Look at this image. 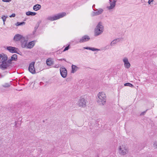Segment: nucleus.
<instances>
[{
    "label": "nucleus",
    "mask_w": 157,
    "mask_h": 157,
    "mask_svg": "<svg viewBox=\"0 0 157 157\" xmlns=\"http://www.w3.org/2000/svg\"><path fill=\"white\" fill-rule=\"evenodd\" d=\"M17 57V55L14 54L7 60L8 57L6 55L4 54H0V63H1L0 68L3 70L6 69L8 66V64L10 63L12 61H16Z\"/></svg>",
    "instance_id": "f257e3e1"
},
{
    "label": "nucleus",
    "mask_w": 157,
    "mask_h": 157,
    "mask_svg": "<svg viewBox=\"0 0 157 157\" xmlns=\"http://www.w3.org/2000/svg\"><path fill=\"white\" fill-rule=\"evenodd\" d=\"M106 100V95L103 92H99L96 97V101L99 105H105Z\"/></svg>",
    "instance_id": "f03ea898"
},
{
    "label": "nucleus",
    "mask_w": 157,
    "mask_h": 157,
    "mask_svg": "<svg viewBox=\"0 0 157 157\" xmlns=\"http://www.w3.org/2000/svg\"><path fill=\"white\" fill-rule=\"evenodd\" d=\"M104 30V26L102 23L99 22L97 25L94 30V36H96L101 34Z\"/></svg>",
    "instance_id": "7ed1b4c3"
},
{
    "label": "nucleus",
    "mask_w": 157,
    "mask_h": 157,
    "mask_svg": "<svg viewBox=\"0 0 157 157\" xmlns=\"http://www.w3.org/2000/svg\"><path fill=\"white\" fill-rule=\"evenodd\" d=\"M66 15V13L65 12L57 14L53 16H48L47 18L48 20L52 21H53L58 20L60 18L63 17Z\"/></svg>",
    "instance_id": "20e7f679"
},
{
    "label": "nucleus",
    "mask_w": 157,
    "mask_h": 157,
    "mask_svg": "<svg viewBox=\"0 0 157 157\" xmlns=\"http://www.w3.org/2000/svg\"><path fill=\"white\" fill-rule=\"evenodd\" d=\"M119 153L122 155L126 154L128 151L127 147L125 145L120 146L119 148Z\"/></svg>",
    "instance_id": "39448f33"
},
{
    "label": "nucleus",
    "mask_w": 157,
    "mask_h": 157,
    "mask_svg": "<svg viewBox=\"0 0 157 157\" xmlns=\"http://www.w3.org/2000/svg\"><path fill=\"white\" fill-rule=\"evenodd\" d=\"M87 101L83 98H81L78 101L77 104L79 106L84 107L86 105Z\"/></svg>",
    "instance_id": "423d86ee"
},
{
    "label": "nucleus",
    "mask_w": 157,
    "mask_h": 157,
    "mask_svg": "<svg viewBox=\"0 0 157 157\" xmlns=\"http://www.w3.org/2000/svg\"><path fill=\"white\" fill-rule=\"evenodd\" d=\"M59 70L60 74L62 77L63 78H66L67 74V71L66 68L63 67H61Z\"/></svg>",
    "instance_id": "0eeeda50"
},
{
    "label": "nucleus",
    "mask_w": 157,
    "mask_h": 157,
    "mask_svg": "<svg viewBox=\"0 0 157 157\" xmlns=\"http://www.w3.org/2000/svg\"><path fill=\"white\" fill-rule=\"evenodd\" d=\"M35 63V62H32L29 64V71L33 74H34L36 73L35 69L34 68Z\"/></svg>",
    "instance_id": "6e6552de"
},
{
    "label": "nucleus",
    "mask_w": 157,
    "mask_h": 157,
    "mask_svg": "<svg viewBox=\"0 0 157 157\" xmlns=\"http://www.w3.org/2000/svg\"><path fill=\"white\" fill-rule=\"evenodd\" d=\"M6 49L10 52L12 53H15L18 54V53L17 52V51H18V48L12 46L7 47Z\"/></svg>",
    "instance_id": "1a4fd4ad"
},
{
    "label": "nucleus",
    "mask_w": 157,
    "mask_h": 157,
    "mask_svg": "<svg viewBox=\"0 0 157 157\" xmlns=\"http://www.w3.org/2000/svg\"><path fill=\"white\" fill-rule=\"evenodd\" d=\"M123 61L124 63V67L127 69L129 68L130 67V64L129 63L127 58L125 57L123 59Z\"/></svg>",
    "instance_id": "9d476101"
},
{
    "label": "nucleus",
    "mask_w": 157,
    "mask_h": 157,
    "mask_svg": "<svg viewBox=\"0 0 157 157\" xmlns=\"http://www.w3.org/2000/svg\"><path fill=\"white\" fill-rule=\"evenodd\" d=\"M95 12H93L91 15L92 16L98 15L101 14L103 12V10L102 9L100 8L99 9H96V10L93 9Z\"/></svg>",
    "instance_id": "9b49d317"
},
{
    "label": "nucleus",
    "mask_w": 157,
    "mask_h": 157,
    "mask_svg": "<svg viewBox=\"0 0 157 157\" xmlns=\"http://www.w3.org/2000/svg\"><path fill=\"white\" fill-rule=\"evenodd\" d=\"M21 47L23 48H26L27 44V40L24 37L21 41Z\"/></svg>",
    "instance_id": "f8f14e48"
},
{
    "label": "nucleus",
    "mask_w": 157,
    "mask_h": 157,
    "mask_svg": "<svg viewBox=\"0 0 157 157\" xmlns=\"http://www.w3.org/2000/svg\"><path fill=\"white\" fill-rule=\"evenodd\" d=\"M90 39V37L87 35L83 36L80 40L79 42L83 43L88 41Z\"/></svg>",
    "instance_id": "ddd939ff"
},
{
    "label": "nucleus",
    "mask_w": 157,
    "mask_h": 157,
    "mask_svg": "<svg viewBox=\"0 0 157 157\" xmlns=\"http://www.w3.org/2000/svg\"><path fill=\"white\" fill-rule=\"evenodd\" d=\"M109 1L110 2V6H107V8L109 10L113 9L115 7L116 2L115 0H113L112 2L111 0H109Z\"/></svg>",
    "instance_id": "4468645a"
},
{
    "label": "nucleus",
    "mask_w": 157,
    "mask_h": 157,
    "mask_svg": "<svg viewBox=\"0 0 157 157\" xmlns=\"http://www.w3.org/2000/svg\"><path fill=\"white\" fill-rule=\"evenodd\" d=\"M24 37L22 35L19 34H17L14 36V40L17 41H19L20 40H21Z\"/></svg>",
    "instance_id": "2eb2a0df"
},
{
    "label": "nucleus",
    "mask_w": 157,
    "mask_h": 157,
    "mask_svg": "<svg viewBox=\"0 0 157 157\" xmlns=\"http://www.w3.org/2000/svg\"><path fill=\"white\" fill-rule=\"evenodd\" d=\"M35 41H33L27 44L26 48H33L35 45Z\"/></svg>",
    "instance_id": "dca6fc26"
},
{
    "label": "nucleus",
    "mask_w": 157,
    "mask_h": 157,
    "mask_svg": "<svg viewBox=\"0 0 157 157\" xmlns=\"http://www.w3.org/2000/svg\"><path fill=\"white\" fill-rule=\"evenodd\" d=\"M121 40V38H117L113 40L110 43L111 46H113L117 42L120 41Z\"/></svg>",
    "instance_id": "f3484780"
},
{
    "label": "nucleus",
    "mask_w": 157,
    "mask_h": 157,
    "mask_svg": "<svg viewBox=\"0 0 157 157\" xmlns=\"http://www.w3.org/2000/svg\"><path fill=\"white\" fill-rule=\"evenodd\" d=\"M54 61L51 58H48L46 60V64L48 66H51L53 63Z\"/></svg>",
    "instance_id": "a211bd4d"
},
{
    "label": "nucleus",
    "mask_w": 157,
    "mask_h": 157,
    "mask_svg": "<svg viewBox=\"0 0 157 157\" xmlns=\"http://www.w3.org/2000/svg\"><path fill=\"white\" fill-rule=\"evenodd\" d=\"M71 67L72 70L71 71V73H74L76 72L78 69V67L74 65H72Z\"/></svg>",
    "instance_id": "6ab92c4d"
},
{
    "label": "nucleus",
    "mask_w": 157,
    "mask_h": 157,
    "mask_svg": "<svg viewBox=\"0 0 157 157\" xmlns=\"http://www.w3.org/2000/svg\"><path fill=\"white\" fill-rule=\"evenodd\" d=\"M83 48L85 49L90 50H91L93 51H98L100 50L96 48H91V47H83Z\"/></svg>",
    "instance_id": "aec40b11"
},
{
    "label": "nucleus",
    "mask_w": 157,
    "mask_h": 157,
    "mask_svg": "<svg viewBox=\"0 0 157 157\" xmlns=\"http://www.w3.org/2000/svg\"><path fill=\"white\" fill-rule=\"evenodd\" d=\"M41 5L39 4H36L34 5L33 7V9L36 11H37L41 8Z\"/></svg>",
    "instance_id": "412c9836"
},
{
    "label": "nucleus",
    "mask_w": 157,
    "mask_h": 157,
    "mask_svg": "<svg viewBox=\"0 0 157 157\" xmlns=\"http://www.w3.org/2000/svg\"><path fill=\"white\" fill-rule=\"evenodd\" d=\"M36 14L35 12H33L30 11H28L26 13V14L27 16L31 15L32 16H35Z\"/></svg>",
    "instance_id": "4be33fe9"
},
{
    "label": "nucleus",
    "mask_w": 157,
    "mask_h": 157,
    "mask_svg": "<svg viewBox=\"0 0 157 157\" xmlns=\"http://www.w3.org/2000/svg\"><path fill=\"white\" fill-rule=\"evenodd\" d=\"M25 24V22H17L15 25L17 26H19L21 25H24Z\"/></svg>",
    "instance_id": "5701e85b"
},
{
    "label": "nucleus",
    "mask_w": 157,
    "mask_h": 157,
    "mask_svg": "<svg viewBox=\"0 0 157 157\" xmlns=\"http://www.w3.org/2000/svg\"><path fill=\"white\" fill-rule=\"evenodd\" d=\"M125 86H128L131 87H133V86L131 83H127L124 84Z\"/></svg>",
    "instance_id": "b1692460"
},
{
    "label": "nucleus",
    "mask_w": 157,
    "mask_h": 157,
    "mask_svg": "<svg viewBox=\"0 0 157 157\" xmlns=\"http://www.w3.org/2000/svg\"><path fill=\"white\" fill-rule=\"evenodd\" d=\"M10 86V85L8 83H5L2 85V86L4 87H9Z\"/></svg>",
    "instance_id": "393cba45"
},
{
    "label": "nucleus",
    "mask_w": 157,
    "mask_h": 157,
    "mask_svg": "<svg viewBox=\"0 0 157 157\" xmlns=\"http://www.w3.org/2000/svg\"><path fill=\"white\" fill-rule=\"evenodd\" d=\"M154 0H149L148 2V3L149 5H152L153 4V2Z\"/></svg>",
    "instance_id": "a878e982"
},
{
    "label": "nucleus",
    "mask_w": 157,
    "mask_h": 157,
    "mask_svg": "<svg viewBox=\"0 0 157 157\" xmlns=\"http://www.w3.org/2000/svg\"><path fill=\"white\" fill-rule=\"evenodd\" d=\"M7 17H6V16H4V15L2 17V19L3 22H5L6 19Z\"/></svg>",
    "instance_id": "bb28decb"
},
{
    "label": "nucleus",
    "mask_w": 157,
    "mask_h": 157,
    "mask_svg": "<svg viewBox=\"0 0 157 157\" xmlns=\"http://www.w3.org/2000/svg\"><path fill=\"white\" fill-rule=\"evenodd\" d=\"M69 49V45L67 46L66 47L64 50H63V52H65L67 50Z\"/></svg>",
    "instance_id": "cd10ccee"
},
{
    "label": "nucleus",
    "mask_w": 157,
    "mask_h": 157,
    "mask_svg": "<svg viewBox=\"0 0 157 157\" xmlns=\"http://www.w3.org/2000/svg\"><path fill=\"white\" fill-rule=\"evenodd\" d=\"M155 148H157V142H155L153 144Z\"/></svg>",
    "instance_id": "c85d7f7f"
},
{
    "label": "nucleus",
    "mask_w": 157,
    "mask_h": 157,
    "mask_svg": "<svg viewBox=\"0 0 157 157\" xmlns=\"http://www.w3.org/2000/svg\"><path fill=\"white\" fill-rule=\"evenodd\" d=\"M11 0H2V1L4 2H9Z\"/></svg>",
    "instance_id": "c756f323"
},
{
    "label": "nucleus",
    "mask_w": 157,
    "mask_h": 157,
    "mask_svg": "<svg viewBox=\"0 0 157 157\" xmlns=\"http://www.w3.org/2000/svg\"><path fill=\"white\" fill-rule=\"evenodd\" d=\"M15 14L14 13H13L10 16V17H15Z\"/></svg>",
    "instance_id": "7c9ffc66"
},
{
    "label": "nucleus",
    "mask_w": 157,
    "mask_h": 157,
    "mask_svg": "<svg viewBox=\"0 0 157 157\" xmlns=\"http://www.w3.org/2000/svg\"><path fill=\"white\" fill-rule=\"evenodd\" d=\"M54 67L55 68H58L59 67V65H56Z\"/></svg>",
    "instance_id": "2f4dec72"
},
{
    "label": "nucleus",
    "mask_w": 157,
    "mask_h": 157,
    "mask_svg": "<svg viewBox=\"0 0 157 157\" xmlns=\"http://www.w3.org/2000/svg\"><path fill=\"white\" fill-rule=\"evenodd\" d=\"M59 61H62V60H64L65 61H66V59H59Z\"/></svg>",
    "instance_id": "473e14b6"
},
{
    "label": "nucleus",
    "mask_w": 157,
    "mask_h": 157,
    "mask_svg": "<svg viewBox=\"0 0 157 157\" xmlns=\"http://www.w3.org/2000/svg\"><path fill=\"white\" fill-rule=\"evenodd\" d=\"M146 111H145L142 113H141V115H144V114L146 112Z\"/></svg>",
    "instance_id": "72a5a7b5"
},
{
    "label": "nucleus",
    "mask_w": 157,
    "mask_h": 157,
    "mask_svg": "<svg viewBox=\"0 0 157 157\" xmlns=\"http://www.w3.org/2000/svg\"><path fill=\"white\" fill-rule=\"evenodd\" d=\"M3 76L0 75V78H2L3 77Z\"/></svg>",
    "instance_id": "f704fd0d"
},
{
    "label": "nucleus",
    "mask_w": 157,
    "mask_h": 157,
    "mask_svg": "<svg viewBox=\"0 0 157 157\" xmlns=\"http://www.w3.org/2000/svg\"><path fill=\"white\" fill-rule=\"evenodd\" d=\"M15 125L16 126V124H17V122L16 121H15Z\"/></svg>",
    "instance_id": "c9c22d12"
},
{
    "label": "nucleus",
    "mask_w": 157,
    "mask_h": 157,
    "mask_svg": "<svg viewBox=\"0 0 157 157\" xmlns=\"http://www.w3.org/2000/svg\"><path fill=\"white\" fill-rule=\"evenodd\" d=\"M95 6V5H94L93 6L92 8H93Z\"/></svg>",
    "instance_id": "e433bc0d"
},
{
    "label": "nucleus",
    "mask_w": 157,
    "mask_h": 157,
    "mask_svg": "<svg viewBox=\"0 0 157 157\" xmlns=\"http://www.w3.org/2000/svg\"><path fill=\"white\" fill-rule=\"evenodd\" d=\"M95 157H99L98 155H97Z\"/></svg>",
    "instance_id": "4c0bfd02"
},
{
    "label": "nucleus",
    "mask_w": 157,
    "mask_h": 157,
    "mask_svg": "<svg viewBox=\"0 0 157 157\" xmlns=\"http://www.w3.org/2000/svg\"><path fill=\"white\" fill-rule=\"evenodd\" d=\"M5 22H3V24L5 25Z\"/></svg>",
    "instance_id": "58836bf2"
}]
</instances>
